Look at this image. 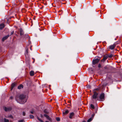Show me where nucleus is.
Wrapping results in <instances>:
<instances>
[{
    "label": "nucleus",
    "mask_w": 122,
    "mask_h": 122,
    "mask_svg": "<svg viewBox=\"0 0 122 122\" xmlns=\"http://www.w3.org/2000/svg\"><path fill=\"white\" fill-rule=\"evenodd\" d=\"M27 98V97L26 96L23 94L17 96L15 97L16 100L17 102L21 104H23L26 102Z\"/></svg>",
    "instance_id": "nucleus-1"
},
{
    "label": "nucleus",
    "mask_w": 122,
    "mask_h": 122,
    "mask_svg": "<svg viewBox=\"0 0 122 122\" xmlns=\"http://www.w3.org/2000/svg\"><path fill=\"white\" fill-rule=\"evenodd\" d=\"M92 100L93 101L95 100L96 101L99 100L98 97V93L95 91L93 92V94L92 96Z\"/></svg>",
    "instance_id": "nucleus-2"
},
{
    "label": "nucleus",
    "mask_w": 122,
    "mask_h": 122,
    "mask_svg": "<svg viewBox=\"0 0 122 122\" xmlns=\"http://www.w3.org/2000/svg\"><path fill=\"white\" fill-rule=\"evenodd\" d=\"M99 101H103L104 100V94L102 93L100 95L99 98Z\"/></svg>",
    "instance_id": "nucleus-3"
},
{
    "label": "nucleus",
    "mask_w": 122,
    "mask_h": 122,
    "mask_svg": "<svg viewBox=\"0 0 122 122\" xmlns=\"http://www.w3.org/2000/svg\"><path fill=\"white\" fill-rule=\"evenodd\" d=\"M4 110L6 111H10L11 109V108L10 107H3Z\"/></svg>",
    "instance_id": "nucleus-4"
},
{
    "label": "nucleus",
    "mask_w": 122,
    "mask_h": 122,
    "mask_svg": "<svg viewBox=\"0 0 122 122\" xmlns=\"http://www.w3.org/2000/svg\"><path fill=\"white\" fill-rule=\"evenodd\" d=\"M44 116L46 117V118L49 120V121H51V118H50L49 116L46 114H44Z\"/></svg>",
    "instance_id": "nucleus-5"
},
{
    "label": "nucleus",
    "mask_w": 122,
    "mask_h": 122,
    "mask_svg": "<svg viewBox=\"0 0 122 122\" xmlns=\"http://www.w3.org/2000/svg\"><path fill=\"white\" fill-rule=\"evenodd\" d=\"M107 56V54L104 55V56L103 59L101 60V61H103L106 60L108 58Z\"/></svg>",
    "instance_id": "nucleus-6"
},
{
    "label": "nucleus",
    "mask_w": 122,
    "mask_h": 122,
    "mask_svg": "<svg viewBox=\"0 0 122 122\" xmlns=\"http://www.w3.org/2000/svg\"><path fill=\"white\" fill-rule=\"evenodd\" d=\"M99 61V60L97 59H95L93 61V64H95L98 63Z\"/></svg>",
    "instance_id": "nucleus-7"
},
{
    "label": "nucleus",
    "mask_w": 122,
    "mask_h": 122,
    "mask_svg": "<svg viewBox=\"0 0 122 122\" xmlns=\"http://www.w3.org/2000/svg\"><path fill=\"white\" fill-rule=\"evenodd\" d=\"M10 36L9 35H7L6 36H4L3 37L2 39V41H4L6 39L8 38Z\"/></svg>",
    "instance_id": "nucleus-8"
},
{
    "label": "nucleus",
    "mask_w": 122,
    "mask_h": 122,
    "mask_svg": "<svg viewBox=\"0 0 122 122\" xmlns=\"http://www.w3.org/2000/svg\"><path fill=\"white\" fill-rule=\"evenodd\" d=\"M116 45L115 44L111 45L109 46V48L111 50L113 49L115 47Z\"/></svg>",
    "instance_id": "nucleus-9"
},
{
    "label": "nucleus",
    "mask_w": 122,
    "mask_h": 122,
    "mask_svg": "<svg viewBox=\"0 0 122 122\" xmlns=\"http://www.w3.org/2000/svg\"><path fill=\"white\" fill-rule=\"evenodd\" d=\"M74 113L72 112L70 113L69 117L70 119H71L73 117L74 115Z\"/></svg>",
    "instance_id": "nucleus-10"
},
{
    "label": "nucleus",
    "mask_w": 122,
    "mask_h": 122,
    "mask_svg": "<svg viewBox=\"0 0 122 122\" xmlns=\"http://www.w3.org/2000/svg\"><path fill=\"white\" fill-rule=\"evenodd\" d=\"M5 27V25L3 24H1L0 25V29L1 30Z\"/></svg>",
    "instance_id": "nucleus-11"
},
{
    "label": "nucleus",
    "mask_w": 122,
    "mask_h": 122,
    "mask_svg": "<svg viewBox=\"0 0 122 122\" xmlns=\"http://www.w3.org/2000/svg\"><path fill=\"white\" fill-rule=\"evenodd\" d=\"M19 31L20 35L21 36L23 35V33L22 29L21 28H20Z\"/></svg>",
    "instance_id": "nucleus-12"
},
{
    "label": "nucleus",
    "mask_w": 122,
    "mask_h": 122,
    "mask_svg": "<svg viewBox=\"0 0 122 122\" xmlns=\"http://www.w3.org/2000/svg\"><path fill=\"white\" fill-rule=\"evenodd\" d=\"M69 112V111L68 110H66L65 111V112H63V114L64 115H66L68 114Z\"/></svg>",
    "instance_id": "nucleus-13"
},
{
    "label": "nucleus",
    "mask_w": 122,
    "mask_h": 122,
    "mask_svg": "<svg viewBox=\"0 0 122 122\" xmlns=\"http://www.w3.org/2000/svg\"><path fill=\"white\" fill-rule=\"evenodd\" d=\"M30 74L31 76H33L34 75V72L33 71H31L30 72Z\"/></svg>",
    "instance_id": "nucleus-14"
},
{
    "label": "nucleus",
    "mask_w": 122,
    "mask_h": 122,
    "mask_svg": "<svg viewBox=\"0 0 122 122\" xmlns=\"http://www.w3.org/2000/svg\"><path fill=\"white\" fill-rule=\"evenodd\" d=\"M15 84L14 83H13L12 84H11V90H12L13 88L15 86Z\"/></svg>",
    "instance_id": "nucleus-15"
},
{
    "label": "nucleus",
    "mask_w": 122,
    "mask_h": 122,
    "mask_svg": "<svg viewBox=\"0 0 122 122\" xmlns=\"http://www.w3.org/2000/svg\"><path fill=\"white\" fill-rule=\"evenodd\" d=\"M23 86L22 85H21L19 86L18 87V88L19 89H21V88H23Z\"/></svg>",
    "instance_id": "nucleus-16"
},
{
    "label": "nucleus",
    "mask_w": 122,
    "mask_h": 122,
    "mask_svg": "<svg viewBox=\"0 0 122 122\" xmlns=\"http://www.w3.org/2000/svg\"><path fill=\"white\" fill-rule=\"evenodd\" d=\"M93 117H92L90 118L88 120L87 122H90L93 119Z\"/></svg>",
    "instance_id": "nucleus-17"
},
{
    "label": "nucleus",
    "mask_w": 122,
    "mask_h": 122,
    "mask_svg": "<svg viewBox=\"0 0 122 122\" xmlns=\"http://www.w3.org/2000/svg\"><path fill=\"white\" fill-rule=\"evenodd\" d=\"M4 122H9V120L5 118H4Z\"/></svg>",
    "instance_id": "nucleus-18"
},
{
    "label": "nucleus",
    "mask_w": 122,
    "mask_h": 122,
    "mask_svg": "<svg viewBox=\"0 0 122 122\" xmlns=\"http://www.w3.org/2000/svg\"><path fill=\"white\" fill-rule=\"evenodd\" d=\"M113 55L112 54H111L110 55H108V57H109L110 58H111L113 56Z\"/></svg>",
    "instance_id": "nucleus-19"
},
{
    "label": "nucleus",
    "mask_w": 122,
    "mask_h": 122,
    "mask_svg": "<svg viewBox=\"0 0 122 122\" xmlns=\"http://www.w3.org/2000/svg\"><path fill=\"white\" fill-rule=\"evenodd\" d=\"M91 107L93 109H94V105L92 104H91Z\"/></svg>",
    "instance_id": "nucleus-20"
},
{
    "label": "nucleus",
    "mask_w": 122,
    "mask_h": 122,
    "mask_svg": "<svg viewBox=\"0 0 122 122\" xmlns=\"http://www.w3.org/2000/svg\"><path fill=\"white\" fill-rule=\"evenodd\" d=\"M35 112V111L34 110L32 109V111H30V112L31 114H33Z\"/></svg>",
    "instance_id": "nucleus-21"
},
{
    "label": "nucleus",
    "mask_w": 122,
    "mask_h": 122,
    "mask_svg": "<svg viewBox=\"0 0 122 122\" xmlns=\"http://www.w3.org/2000/svg\"><path fill=\"white\" fill-rule=\"evenodd\" d=\"M38 119L41 122H43V121L41 119H40L38 117H37Z\"/></svg>",
    "instance_id": "nucleus-22"
},
{
    "label": "nucleus",
    "mask_w": 122,
    "mask_h": 122,
    "mask_svg": "<svg viewBox=\"0 0 122 122\" xmlns=\"http://www.w3.org/2000/svg\"><path fill=\"white\" fill-rule=\"evenodd\" d=\"M56 121H60V119L59 117L56 118Z\"/></svg>",
    "instance_id": "nucleus-23"
},
{
    "label": "nucleus",
    "mask_w": 122,
    "mask_h": 122,
    "mask_svg": "<svg viewBox=\"0 0 122 122\" xmlns=\"http://www.w3.org/2000/svg\"><path fill=\"white\" fill-rule=\"evenodd\" d=\"M30 118H32L34 117V116L32 115H30Z\"/></svg>",
    "instance_id": "nucleus-24"
},
{
    "label": "nucleus",
    "mask_w": 122,
    "mask_h": 122,
    "mask_svg": "<svg viewBox=\"0 0 122 122\" xmlns=\"http://www.w3.org/2000/svg\"><path fill=\"white\" fill-rule=\"evenodd\" d=\"M19 122H24V121L23 120H22L19 121Z\"/></svg>",
    "instance_id": "nucleus-25"
},
{
    "label": "nucleus",
    "mask_w": 122,
    "mask_h": 122,
    "mask_svg": "<svg viewBox=\"0 0 122 122\" xmlns=\"http://www.w3.org/2000/svg\"><path fill=\"white\" fill-rule=\"evenodd\" d=\"M101 65L100 64H99L98 65V67H99V68H100L101 67Z\"/></svg>",
    "instance_id": "nucleus-26"
},
{
    "label": "nucleus",
    "mask_w": 122,
    "mask_h": 122,
    "mask_svg": "<svg viewBox=\"0 0 122 122\" xmlns=\"http://www.w3.org/2000/svg\"><path fill=\"white\" fill-rule=\"evenodd\" d=\"M25 113L24 112H23V116H25Z\"/></svg>",
    "instance_id": "nucleus-27"
},
{
    "label": "nucleus",
    "mask_w": 122,
    "mask_h": 122,
    "mask_svg": "<svg viewBox=\"0 0 122 122\" xmlns=\"http://www.w3.org/2000/svg\"><path fill=\"white\" fill-rule=\"evenodd\" d=\"M10 117V118H12V115H10L8 117Z\"/></svg>",
    "instance_id": "nucleus-28"
},
{
    "label": "nucleus",
    "mask_w": 122,
    "mask_h": 122,
    "mask_svg": "<svg viewBox=\"0 0 122 122\" xmlns=\"http://www.w3.org/2000/svg\"><path fill=\"white\" fill-rule=\"evenodd\" d=\"M14 33V32L13 31H12L11 32V35L13 34Z\"/></svg>",
    "instance_id": "nucleus-29"
},
{
    "label": "nucleus",
    "mask_w": 122,
    "mask_h": 122,
    "mask_svg": "<svg viewBox=\"0 0 122 122\" xmlns=\"http://www.w3.org/2000/svg\"><path fill=\"white\" fill-rule=\"evenodd\" d=\"M26 54H27L28 53V50H26Z\"/></svg>",
    "instance_id": "nucleus-30"
},
{
    "label": "nucleus",
    "mask_w": 122,
    "mask_h": 122,
    "mask_svg": "<svg viewBox=\"0 0 122 122\" xmlns=\"http://www.w3.org/2000/svg\"><path fill=\"white\" fill-rule=\"evenodd\" d=\"M41 117H42V115H41Z\"/></svg>",
    "instance_id": "nucleus-31"
},
{
    "label": "nucleus",
    "mask_w": 122,
    "mask_h": 122,
    "mask_svg": "<svg viewBox=\"0 0 122 122\" xmlns=\"http://www.w3.org/2000/svg\"><path fill=\"white\" fill-rule=\"evenodd\" d=\"M83 122H86V121H83Z\"/></svg>",
    "instance_id": "nucleus-32"
},
{
    "label": "nucleus",
    "mask_w": 122,
    "mask_h": 122,
    "mask_svg": "<svg viewBox=\"0 0 122 122\" xmlns=\"http://www.w3.org/2000/svg\"><path fill=\"white\" fill-rule=\"evenodd\" d=\"M94 90H97V89H95Z\"/></svg>",
    "instance_id": "nucleus-33"
},
{
    "label": "nucleus",
    "mask_w": 122,
    "mask_h": 122,
    "mask_svg": "<svg viewBox=\"0 0 122 122\" xmlns=\"http://www.w3.org/2000/svg\"><path fill=\"white\" fill-rule=\"evenodd\" d=\"M12 98V97H10V98Z\"/></svg>",
    "instance_id": "nucleus-34"
},
{
    "label": "nucleus",
    "mask_w": 122,
    "mask_h": 122,
    "mask_svg": "<svg viewBox=\"0 0 122 122\" xmlns=\"http://www.w3.org/2000/svg\"><path fill=\"white\" fill-rule=\"evenodd\" d=\"M45 122H48V121H46Z\"/></svg>",
    "instance_id": "nucleus-35"
},
{
    "label": "nucleus",
    "mask_w": 122,
    "mask_h": 122,
    "mask_svg": "<svg viewBox=\"0 0 122 122\" xmlns=\"http://www.w3.org/2000/svg\"><path fill=\"white\" fill-rule=\"evenodd\" d=\"M30 49H31V48H30Z\"/></svg>",
    "instance_id": "nucleus-36"
},
{
    "label": "nucleus",
    "mask_w": 122,
    "mask_h": 122,
    "mask_svg": "<svg viewBox=\"0 0 122 122\" xmlns=\"http://www.w3.org/2000/svg\"><path fill=\"white\" fill-rule=\"evenodd\" d=\"M34 61L33 62V63H34Z\"/></svg>",
    "instance_id": "nucleus-37"
}]
</instances>
